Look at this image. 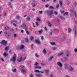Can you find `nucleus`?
Listing matches in <instances>:
<instances>
[{"instance_id":"obj_30","label":"nucleus","mask_w":77,"mask_h":77,"mask_svg":"<svg viewBox=\"0 0 77 77\" xmlns=\"http://www.w3.org/2000/svg\"><path fill=\"white\" fill-rule=\"evenodd\" d=\"M49 9H53V7L51 6H49Z\"/></svg>"},{"instance_id":"obj_37","label":"nucleus","mask_w":77,"mask_h":77,"mask_svg":"<svg viewBox=\"0 0 77 77\" xmlns=\"http://www.w3.org/2000/svg\"><path fill=\"white\" fill-rule=\"evenodd\" d=\"M76 35V30H75V34H74V37H75V35Z\"/></svg>"},{"instance_id":"obj_32","label":"nucleus","mask_w":77,"mask_h":77,"mask_svg":"<svg viewBox=\"0 0 77 77\" xmlns=\"http://www.w3.org/2000/svg\"><path fill=\"white\" fill-rule=\"evenodd\" d=\"M35 56L36 57H39V56H38V54H37V53H35Z\"/></svg>"},{"instance_id":"obj_45","label":"nucleus","mask_w":77,"mask_h":77,"mask_svg":"<svg viewBox=\"0 0 77 77\" xmlns=\"http://www.w3.org/2000/svg\"><path fill=\"white\" fill-rule=\"evenodd\" d=\"M37 77H41V75L37 74Z\"/></svg>"},{"instance_id":"obj_27","label":"nucleus","mask_w":77,"mask_h":77,"mask_svg":"<svg viewBox=\"0 0 77 77\" xmlns=\"http://www.w3.org/2000/svg\"><path fill=\"white\" fill-rule=\"evenodd\" d=\"M60 6L61 7H62V1L60 2Z\"/></svg>"},{"instance_id":"obj_1","label":"nucleus","mask_w":77,"mask_h":77,"mask_svg":"<svg viewBox=\"0 0 77 77\" xmlns=\"http://www.w3.org/2000/svg\"><path fill=\"white\" fill-rule=\"evenodd\" d=\"M22 25L23 26V28L26 31V33L27 34V35H29V32L27 31V27H26V26L25 25V24H23Z\"/></svg>"},{"instance_id":"obj_48","label":"nucleus","mask_w":77,"mask_h":77,"mask_svg":"<svg viewBox=\"0 0 77 77\" xmlns=\"http://www.w3.org/2000/svg\"><path fill=\"white\" fill-rule=\"evenodd\" d=\"M54 14H55V15H57V12H56V11H55L54 12Z\"/></svg>"},{"instance_id":"obj_13","label":"nucleus","mask_w":77,"mask_h":77,"mask_svg":"<svg viewBox=\"0 0 77 77\" xmlns=\"http://www.w3.org/2000/svg\"><path fill=\"white\" fill-rule=\"evenodd\" d=\"M52 58H53V57L51 56L50 57V58L48 60V61H50L52 60Z\"/></svg>"},{"instance_id":"obj_12","label":"nucleus","mask_w":77,"mask_h":77,"mask_svg":"<svg viewBox=\"0 0 77 77\" xmlns=\"http://www.w3.org/2000/svg\"><path fill=\"white\" fill-rule=\"evenodd\" d=\"M69 52H67L66 53V57L67 58H68L69 56Z\"/></svg>"},{"instance_id":"obj_3","label":"nucleus","mask_w":77,"mask_h":77,"mask_svg":"<svg viewBox=\"0 0 77 77\" xmlns=\"http://www.w3.org/2000/svg\"><path fill=\"white\" fill-rule=\"evenodd\" d=\"M0 43L1 44H2L3 45H6L7 44V41H5V40H3Z\"/></svg>"},{"instance_id":"obj_4","label":"nucleus","mask_w":77,"mask_h":77,"mask_svg":"<svg viewBox=\"0 0 77 77\" xmlns=\"http://www.w3.org/2000/svg\"><path fill=\"white\" fill-rule=\"evenodd\" d=\"M16 54H14V56L12 57H12L11 58L10 61V62H11L12 61L13 62H15V57H16Z\"/></svg>"},{"instance_id":"obj_64","label":"nucleus","mask_w":77,"mask_h":77,"mask_svg":"<svg viewBox=\"0 0 77 77\" xmlns=\"http://www.w3.org/2000/svg\"><path fill=\"white\" fill-rule=\"evenodd\" d=\"M38 32L39 33H41L42 32V31H38Z\"/></svg>"},{"instance_id":"obj_8","label":"nucleus","mask_w":77,"mask_h":77,"mask_svg":"<svg viewBox=\"0 0 77 77\" xmlns=\"http://www.w3.org/2000/svg\"><path fill=\"white\" fill-rule=\"evenodd\" d=\"M35 42L37 44H41V42H40L39 41H38V40H35Z\"/></svg>"},{"instance_id":"obj_55","label":"nucleus","mask_w":77,"mask_h":77,"mask_svg":"<svg viewBox=\"0 0 77 77\" xmlns=\"http://www.w3.org/2000/svg\"><path fill=\"white\" fill-rule=\"evenodd\" d=\"M75 51V52H77V49H75L74 50Z\"/></svg>"},{"instance_id":"obj_56","label":"nucleus","mask_w":77,"mask_h":77,"mask_svg":"<svg viewBox=\"0 0 77 77\" xmlns=\"http://www.w3.org/2000/svg\"><path fill=\"white\" fill-rule=\"evenodd\" d=\"M21 33H24V31L23 30H21Z\"/></svg>"},{"instance_id":"obj_11","label":"nucleus","mask_w":77,"mask_h":77,"mask_svg":"<svg viewBox=\"0 0 77 77\" xmlns=\"http://www.w3.org/2000/svg\"><path fill=\"white\" fill-rule=\"evenodd\" d=\"M41 67L40 66H35V69H41Z\"/></svg>"},{"instance_id":"obj_39","label":"nucleus","mask_w":77,"mask_h":77,"mask_svg":"<svg viewBox=\"0 0 77 77\" xmlns=\"http://www.w3.org/2000/svg\"><path fill=\"white\" fill-rule=\"evenodd\" d=\"M26 59V57H24L22 59V60L23 61H24V60H25V59Z\"/></svg>"},{"instance_id":"obj_2","label":"nucleus","mask_w":77,"mask_h":77,"mask_svg":"<svg viewBox=\"0 0 77 77\" xmlns=\"http://www.w3.org/2000/svg\"><path fill=\"white\" fill-rule=\"evenodd\" d=\"M11 23L13 24V26H14L15 27H16L17 26V25L18 24V23L17 21L16 20H14L11 21Z\"/></svg>"},{"instance_id":"obj_29","label":"nucleus","mask_w":77,"mask_h":77,"mask_svg":"<svg viewBox=\"0 0 77 77\" xmlns=\"http://www.w3.org/2000/svg\"><path fill=\"white\" fill-rule=\"evenodd\" d=\"M51 45H55V43L51 42Z\"/></svg>"},{"instance_id":"obj_16","label":"nucleus","mask_w":77,"mask_h":77,"mask_svg":"<svg viewBox=\"0 0 77 77\" xmlns=\"http://www.w3.org/2000/svg\"><path fill=\"white\" fill-rule=\"evenodd\" d=\"M21 71L23 72H25V71H26V70L25 69H21Z\"/></svg>"},{"instance_id":"obj_41","label":"nucleus","mask_w":77,"mask_h":77,"mask_svg":"<svg viewBox=\"0 0 77 77\" xmlns=\"http://www.w3.org/2000/svg\"><path fill=\"white\" fill-rule=\"evenodd\" d=\"M8 47H6L5 48V50L6 51V50H8Z\"/></svg>"},{"instance_id":"obj_10","label":"nucleus","mask_w":77,"mask_h":77,"mask_svg":"<svg viewBox=\"0 0 77 77\" xmlns=\"http://www.w3.org/2000/svg\"><path fill=\"white\" fill-rule=\"evenodd\" d=\"M53 11L51 10V11H50L49 12V14L50 15H52L53 14Z\"/></svg>"},{"instance_id":"obj_18","label":"nucleus","mask_w":77,"mask_h":77,"mask_svg":"<svg viewBox=\"0 0 77 77\" xmlns=\"http://www.w3.org/2000/svg\"><path fill=\"white\" fill-rule=\"evenodd\" d=\"M65 15H68V12H67L63 14V15L64 16H65Z\"/></svg>"},{"instance_id":"obj_15","label":"nucleus","mask_w":77,"mask_h":77,"mask_svg":"<svg viewBox=\"0 0 77 77\" xmlns=\"http://www.w3.org/2000/svg\"><path fill=\"white\" fill-rule=\"evenodd\" d=\"M5 30H8V29H9V27L8 26H6L5 28Z\"/></svg>"},{"instance_id":"obj_34","label":"nucleus","mask_w":77,"mask_h":77,"mask_svg":"<svg viewBox=\"0 0 77 77\" xmlns=\"http://www.w3.org/2000/svg\"><path fill=\"white\" fill-rule=\"evenodd\" d=\"M56 8H58L59 7V5H56Z\"/></svg>"},{"instance_id":"obj_21","label":"nucleus","mask_w":77,"mask_h":77,"mask_svg":"<svg viewBox=\"0 0 77 77\" xmlns=\"http://www.w3.org/2000/svg\"><path fill=\"white\" fill-rule=\"evenodd\" d=\"M69 69L70 71H72L73 69V68L71 66H69Z\"/></svg>"},{"instance_id":"obj_14","label":"nucleus","mask_w":77,"mask_h":77,"mask_svg":"<svg viewBox=\"0 0 77 77\" xmlns=\"http://www.w3.org/2000/svg\"><path fill=\"white\" fill-rule=\"evenodd\" d=\"M25 41L26 43H28V42H29L28 38L25 39Z\"/></svg>"},{"instance_id":"obj_33","label":"nucleus","mask_w":77,"mask_h":77,"mask_svg":"<svg viewBox=\"0 0 77 77\" xmlns=\"http://www.w3.org/2000/svg\"><path fill=\"white\" fill-rule=\"evenodd\" d=\"M62 54H63V52H61V53L58 54V55L59 56H60V55H62Z\"/></svg>"},{"instance_id":"obj_51","label":"nucleus","mask_w":77,"mask_h":77,"mask_svg":"<svg viewBox=\"0 0 77 77\" xmlns=\"http://www.w3.org/2000/svg\"><path fill=\"white\" fill-rule=\"evenodd\" d=\"M29 77H33V75H32V74L30 75Z\"/></svg>"},{"instance_id":"obj_25","label":"nucleus","mask_w":77,"mask_h":77,"mask_svg":"<svg viewBox=\"0 0 77 77\" xmlns=\"http://www.w3.org/2000/svg\"><path fill=\"white\" fill-rule=\"evenodd\" d=\"M71 31V29L68 28V33H70Z\"/></svg>"},{"instance_id":"obj_60","label":"nucleus","mask_w":77,"mask_h":77,"mask_svg":"<svg viewBox=\"0 0 77 77\" xmlns=\"http://www.w3.org/2000/svg\"><path fill=\"white\" fill-rule=\"evenodd\" d=\"M4 16H6V13H4Z\"/></svg>"},{"instance_id":"obj_19","label":"nucleus","mask_w":77,"mask_h":77,"mask_svg":"<svg viewBox=\"0 0 77 77\" xmlns=\"http://www.w3.org/2000/svg\"><path fill=\"white\" fill-rule=\"evenodd\" d=\"M12 71L13 72H15L17 71V70L16 69H14L12 70Z\"/></svg>"},{"instance_id":"obj_40","label":"nucleus","mask_w":77,"mask_h":77,"mask_svg":"<svg viewBox=\"0 0 77 77\" xmlns=\"http://www.w3.org/2000/svg\"><path fill=\"white\" fill-rule=\"evenodd\" d=\"M27 18L28 20H30V17H27Z\"/></svg>"},{"instance_id":"obj_9","label":"nucleus","mask_w":77,"mask_h":77,"mask_svg":"<svg viewBox=\"0 0 77 77\" xmlns=\"http://www.w3.org/2000/svg\"><path fill=\"white\" fill-rule=\"evenodd\" d=\"M8 54L6 53L5 52H4L3 54V56L4 57H6V56H8Z\"/></svg>"},{"instance_id":"obj_47","label":"nucleus","mask_w":77,"mask_h":77,"mask_svg":"<svg viewBox=\"0 0 77 77\" xmlns=\"http://www.w3.org/2000/svg\"><path fill=\"white\" fill-rule=\"evenodd\" d=\"M36 26H39V24H38V23L36 22Z\"/></svg>"},{"instance_id":"obj_50","label":"nucleus","mask_w":77,"mask_h":77,"mask_svg":"<svg viewBox=\"0 0 77 77\" xmlns=\"http://www.w3.org/2000/svg\"><path fill=\"white\" fill-rule=\"evenodd\" d=\"M41 65H42V66H43L44 65H45V64L43 63H41Z\"/></svg>"},{"instance_id":"obj_31","label":"nucleus","mask_w":77,"mask_h":77,"mask_svg":"<svg viewBox=\"0 0 77 77\" xmlns=\"http://www.w3.org/2000/svg\"><path fill=\"white\" fill-rule=\"evenodd\" d=\"M33 37L32 36H31L30 40L31 41H33Z\"/></svg>"},{"instance_id":"obj_7","label":"nucleus","mask_w":77,"mask_h":77,"mask_svg":"<svg viewBox=\"0 0 77 77\" xmlns=\"http://www.w3.org/2000/svg\"><path fill=\"white\" fill-rule=\"evenodd\" d=\"M23 48H24V45H22L20 47V50H22V49H23Z\"/></svg>"},{"instance_id":"obj_63","label":"nucleus","mask_w":77,"mask_h":77,"mask_svg":"<svg viewBox=\"0 0 77 77\" xmlns=\"http://www.w3.org/2000/svg\"><path fill=\"white\" fill-rule=\"evenodd\" d=\"M56 0H53V2L54 3H55V2H56Z\"/></svg>"},{"instance_id":"obj_20","label":"nucleus","mask_w":77,"mask_h":77,"mask_svg":"<svg viewBox=\"0 0 77 77\" xmlns=\"http://www.w3.org/2000/svg\"><path fill=\"white\" fill-rule=\"evenodd\" d=\"M74 14L75 15V17H77V13H76V11H74Z\"/></svg>"},{"instance_id":"obj_28","label":"nucleus","mask_w":77,"mask_h":77,"mask_svg":"<svg viewBox=\"0 0 77 77\" xmlns=\"http://www.w3.org/2000/svg\"><path fill=\"white\" fill-rule=\"evenodd\" d=\"M21 60H22V59H17V61H18V62H21Z\"/></svg>"},{"instance_id":"obj_17","label":"nucleus","mask_w":77,"mask_h":77,"mask_svg":"<svg viewBox=\"0 0 77 77\" xmlns=\"http://www.w3.org/2000/svg\"><path fill=\"white\" fill-rule=\"evenodd\" d=\"M34 72H38V73H39V72H40V71L38 70H34Z\"/></svg>"},{"instance_id":"obj_43","label":"nucleus","mask_w":77,"mask_h":77,"mask_svg":"<svg viewBox=\"0 0 77 77\" xmlns=\"http://www.w3.org/2000/svg\"><path fill=\"white\" fill-rule=\"evenodd\" d=\"M16 36H17V34H15L14 35V38H16Z\"/></svg>"},{"instance_id":"obj_5","label":"nucleus","mask_w":77,"mask_h":77,"mask_svg":"<svg viewBox=\"0 0 77 77\" xmlns=\"http://www.w3.org/2000/svg\"><path fill=\"white\" fill-rule=\"evenodd\" d=\"M36 2L35 1L33 0L31 5L33 7H35L36 6Z\"/></svg>"},{"instance_id":"obj_53","label":"nucleus","mask_w":77,"mask_h":77,"mask_svg":"<svg viewBox=\"0 0 77 77\" xmlns=\"http://www.w3.org/2000/svg\"><path fill=\"white\" fill-rule=\"evenodd\" d=\"M41 39H42V40H43V39H44V37L42 36L41 37Z\"/></svg>"},{"instance_id":"obj_62","label":"nucleus","mask_w":77,"mask_h":77,"mask_svg":"<svg viewBox=\"0 0 77 77\" xmlns=\"http://www.w3.org/2000/svg\"><path fill=\"white\" fill-rule=\"evenodd\" d=\"M53 30H54V31H56V28H54L53 29Z\"/></svg>"},{"instance_id":"obj_52","label":"nucleus","mask_w":77,"mask_h":77,"mask_svg":"<svg viewBox=\"0 0 77 77\" xmlns=\"http://www.w3.org/2000/svg\"><path fill=\"white\" fill-rule=\"evenodd\" d=\"M36 20H38V21H40V19H39V18H38Z\"/></svg>"},{"instance_id":"obj_6","label":"nucleus","mask_w":77,"mask_h":77,"mask_svg":"<svg viewBox=\"0 0 77 77\" xmlns=\"http://www.w3.org/2000/svg\"><path fill=\"white\" fill-rule=\"evenodd\" d=\"M57 65L59 66H60L61 67V66H62V63L60 62H58L57 63Z\"/></svg>"},{"instance_id":"obj_44","label":"nucleus","mask_w":77,"mask_h":77,"mask_svg":"<svg viewBox=\"0 0 77 77\" xmlns=\"http://www.w3.org/2000/svg\"><path fill=\"white\" fill-rule=\"evenodd\" d=\"M48 4H47V5H46L45 6V8H47L48 7Z\"/></svg>"},{"instance_id":"obj_35","label":"nucleus","mask_w":77,"mask_h":77,"mask_svg":"<svg viewBox=\"0 0 77 77\" xmlns=\"http://www.w3.org/2000/svg\"><path fill=\"white\" fill-rule=\"evenodd\" d=\"M38 64V62H35V63L34 65H37Z\"/></svg>"},{"instance_id":"obj_58","label":"nucleus","mask_w":77,"mask_h":77,"mask_svg":"<svg viewBox=\"0 0 77 77\" xmlns=\"http://www.w3.org/2000/svg\"><path fill=\"white\" fill-rule=\"evenodd\" d=\"M1 34H3V32H2V31H1L0 32V35Z\"/></svg>"},{"instance_id":"obj_57","label":"nucleus","mask_w":77,"mask_h":77,"mask_svg":"<svg viewBox=\"0 0 77 77\" xmlns=\"http://www.w3.org/2000/svg\"><path fill=\"white\" fill-rule=\"evenodd\" d=\"M76 5H77V3L76 2H75V6H76Z\"/></svg>"},{"instance_id":"obj_46","label":"nucleus","mask_w":77,"mask_h":77,"mask_svg":"<svg viewBox=\"0 0 77 77\" xmlns=\"http://www.w3.org/2000/svg\"><path fill=\"white\" fill-rule=\"evenodd\" d=\"M4 34L5 35H6L8 34V33L7 32H4Z\"/></svg>"},{"instance_id":"obj_61","label":"nucleus","mask_w":77,"mask_h":77,"mask_svg":"<svg viewBox=\"0 0 77 77\" xmlns=\"http://www.w3.org/2000/svg\"><path fill=\"white\" fill-rule=\"evenodd\" d=\"M39 13L40 14H42V11H39Z\"/></svg>"},{"instance_id":"obj_22","label":"nucleus","mask_w":77,"mask_h":77,"mask_svg":"<svg viewBox=\"0 0 77 77\" xmlns=\"http://www.w3.org/2000/svg\"><path fill=\"white\" fill-rule=\"evenodd\" d=\"M43 52L45 54H46V53H47V51H46V50H45V49H44L43 51Z\"/></svg>"},{"instance_id":"obj_59","label":"nucleus","mask_w":77,"mask_h":77,"mask_svg":"<svg viewBox=\"0 0 77 77\" xmlns=\"http://www.w3.org/2000/svg\"><path fill=\"white\" fill-rule=\"evenodd\" d=\"M44 29L45 30H47V27H46V26H45V28H44Z\"/></svg>"},{"instance_id":"obj_54","label":"nucleus","mask_w":77,"mask_h":77,"mask_svg":"<svg viewBox=\"0 0 77 77\" xmlns=\"http://www.w3.org/2000/svg\"><path fill=\"white\" fill-rule=\"evenodd\" d=\"M46 72H47V73H48V72H49V70H46Z\"/></svg>"},{"instance_id":"obj_24","label":"nucleus","mask_w":77,"mask_h":77,"mask_svg":"<svg viewBox=\"0 0 77 77\" xmlns=\"http://www.w3.org/2000/svg\"><path fill=\"white\" fill-rule=\"evenodd\" d=\"M48 26L49 27H51V24L50 23V22H48Z\"/></svg>"},{"instance_id":"obj_42","label":"nucleus","mask_w":77,"mask_h":77,"mask_svg":"<svg viewBox=\"0 0 77 77\" xmlns=\"http://www.w3.org/2000/svg\"><path fill=\"white\" fill-rule=\"evenodd\" d=\"M21 68H23V69H24L25 67L24 66H21Z\"/></svg>"},{"instance_id":"obj_49","label":"nucleus","mask_w":77,"mask_h":77,"mask_svg":"<svg viewBox=\"0 0 77 77\" xmlns=\"http://www.w3.org/2000/svg\"><path fill=\"white\" fill-rule=\"evenodd\" d=\"M49 35L50 36H51L52 35V32H51L50 34H49Z\"/></svg>"},{"instance_id":"obj_23","label":"nucleus","mask_w":77,"mask_h":77,"mask_svg":"<svg viewBox=\"0 0 77 77\" xmlns=\"http://www.w3.org/2000/svg\"><path fill=\"white\" fill-rule=\"evenodd\" d=\"M60 19H61V20H65V17L62 16H61L60 17Z\"/></svg>"},{"instance_id":"obj_38","label":"nucleus","mask_w":77,"mask_h":77,"mask_svg":"<svg viewBox=\"0 0 77 77\" xmlns=\"http://www.w3.org/2000/svg\"><path fill=\"white\" fill-rule=\"evenodd\" d=\"M11 2H9L8 4V6H10V5H11Z\"/></svg>"},{"instance_id":"obj_36","label":"nucleus","mask_w":77,"mask_h":77,"mask_svg":"<svg viewBox=\"0 0 77 77\" xmlns=\"http://www.w3.org/2000/svg\"><path fill=\"white\" fill-rule=\"evenodd\" d=\"M17 50H18L19 49H20V47H19V46H17Z\"/></svg>"},{"instance_id":"obj_26","label":"nucleus","mask_w":77,"mask_h":77,"mask_svg":"<svg viewBox=\"0 0 77 77\" xmlns=\"http://www.w3.org/2000/svg\"><path fill=\"white\" fill-rule=\"evenodd\" d=\"M16 18L17 20H19L20 19V16H17Z\"/></svg>"}]
</instances>
